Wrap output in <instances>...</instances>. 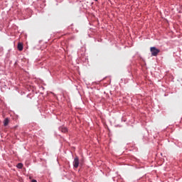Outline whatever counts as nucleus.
I'll return each mask as SVG.
<instances>
[{
  "label": "nucleus",
  "mask_w": 182,
  "mask_h": 182,
  "mask_svg": "<svg viewBox=\"0 0 182 182\" xmlns=\"http://www.w3.org/2000/svg\"><path fill=\"white\" fill-rule=\"evenodd\" d=\"M150 50L152 56H157L160 53V50L156 47H151Z\"/></svg>",
  "instance_id": "1"
},
{
  "label": "nucleus",
  "mask_w": 182,
  "mask_h": 182,
  "mask_svg": "<svg viewBox=\"0 0 182 182\" xmlns=\"http://www.w3.org/2000/svg\"><path fill=\"white\" fill-rule=\"evenodd\" d=\"M73 166L75 167V168H77L79 167V157L76 156L74 159Z\"/></svg>",
  "instance_id": "2"
},
{
  "label": "nucleus",
  "mask_w": 182,
  "mask_h": 182,
  "mask_svg": "<svg viewBox=\"0 0 182 182\" xmlns=\"http://www.w3.org/2000/svg\"><path fill=\"white\" fill-rule=\"evenodd\" d=\"M17 48L20 51L23 50V44H22L21 43H18Z\"/></svg>",
  "instance_id": "3"
},
{
  "label": "nucleus",
  "mask_w": 182,
  "mask_h": 182,
  "mask_svg": "<svg viewBox=\"0 0 182 182\" xmlns=\"http://www.w3.org/2000/svg\"><path fill=\"white\" fill-rule=\"evenodd\" d=\"M60 132H62V133H66L68 132V128L65 127H60Z\"/></svg>",
  "instance_id": "4"
},
{
  "label": "nucleus",
  "mask_w": 182,
  "mask_h": 182,
  "mask_svg": "<svg viewBox=\"0 0 182 182\" xmlns=\"http://www.w3.org/2000/svg\"><path fill=\"white\" fill-rule=\"evenodd\" d=\"M4 126H8V124H9V118H6L4 119Z\"/></svg>",
  "instance_id": "5"
},
{
  "label": "nucleus",
  "mask_w": 182,
  "mask_h": 182,
  "mask_svg": "<svg viewBox=\"0 0 182 182\" xmlns=\"http://www.w3.org/2000/svg\"><path fill=\"white\" fill-rule=\"evenodd\" d=\"M23 167V164H22L21 163L17 164V168H22Z\"/></svg>",
  "instance_id": "6"
},
{
  "label": "nucleus",
  "mask_w": 182,
  "mask_h": 182,
  "mask_svg": "<svg viewBox=\"0 0 182 182\" xmlns=\"http://www.w3.org/2000/svg\"><path fill=\"white\" fill-rule=\"evenodd\" d=\"M31 182H38L36 180L33 179L31 181Z\"/></svg>",
  "instance_id": "7"
},
{
  "label": "nucleus",
  "mask_w": 182,
  "mask_h": 182,
  "mask_svg": "<svg viewBox=\"0 0 182 182\" xmlns=\"http://www.w3.org/2000/svg\"><path fill=\"white\" fill-rule=\"evenodd\" d=\"M95 1H97V0H95Z\"/></svg>",
  "instance_id": "8"
}]
</instances>
